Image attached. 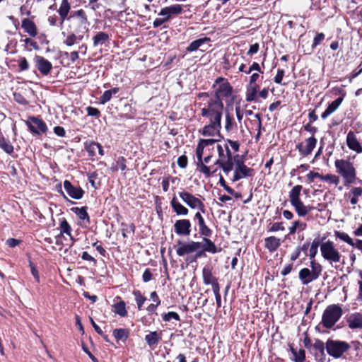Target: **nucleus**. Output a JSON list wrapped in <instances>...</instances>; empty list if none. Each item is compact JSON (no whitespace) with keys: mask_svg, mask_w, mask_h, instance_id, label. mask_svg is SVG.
<instances>
[{"mask_svg":"<svg viewBox=\"0 0 362 362\" xmlns=\"http://www.w3.org/2000/svg\"><path fill=\"white\" fill-rule=\"evenodd\" d=\"M69 27L71 33L67 35L64 40V44L71 47L88 37L90 23L88 16L83 9L71 11L68 18Z\"/></svg>","mask_w":362,"mask_h":362,"instance_id":"obj_1","label":"nucleus"},{"mask_svg":"<svg viewBox=\"0 0 362 362\" xmlns=\"http://www.w3.org/2000/svg\"><path fill=\"white\" fill-rule=\"evenodd\" d=\"M202 98L200 103L201 115L208 121L221 122L222 113L223 110V104L222 101H219L216 98L210 97L209 93H202L199 95Z\"/></svg>","mask_w":362,"mask_h":362,"instance_id":"obj_2","label":"nucleus"},{"mask_svg":"<svg viewBox=\"0 0 362 362\" xmlns=\"http://www.w3.org/2000/svg\"><path fill=\"white\" fill-rule=\"evenodd\" d=\"M211 146H213V141H199L196 148V163L197 169L200 173H203L206 177H209L217 170L216 168L211 169L206 165L209 163L211 155L208 154L203 158L204 154L206 151H210Z\"/></svg>","mask_w":362,"mask_h":362,"instance_id":"obj_3","label":"nucleus"},{"mask_svg":"<svg viewBox=\"0 0 362 362\" xmlns=\"http://www.w3.org/2000/svg\"><path fill=\"white\" fill-rule=\"evenodd\" d=\"M216 149L218 158L214 164L218 165L226 175H228L233 170V156L227 143L217 144Z\"/></svg>","mask_w":362,"mask_h":362,"instance_id":"obj_4","label":"nucleus"},{"mask_svg":"<svg viewBox=\"0 0 362 362\" xmlns=\"http://www.w3.org/2000/svg\"><path fill=\"white\" fill-rule=\"evenodd\" d=\"M216 149L218 158L214 164L218 165L226 175H228L233 170V156L227 143L217 144Z\"/></svg>","mask_w":362,"mask_h":362,"instance_id":"obj_5","label":"nucleus"},{"mask_svg":"<svg viewBox=\"0 0 362 362\" xmlns=\"http://www.w3.org/2000/svg\"><path fill=\"white\" fill-rule=\"evenodd\" d=\"M320 252L322 258L330 264H344L343 256L336 247L334 243L330 240L321 243Z\"/></svg>","mask_w":362,"mask_h":362,"instance_id":"obj_6","label":"nucleus"},{"mask_svg":"<svg viewBox=\"0 0 362 362\" xmlns=\"http://www.w3.org/2000/svg\"><path fill=\"white\" fill-rule=\"evenodd\" d=\"M337 173L344 180V185L347 186L354 182L356 180V170L352 163L348 160L337 159L334 162Z\"/></svg>","mask_w":362,"mask_h":362,"instance_id":"obj_7","label":"nucleus"},{"mask_svg":"<svg viewBox=\"0 0 362 362\" xmlns=\"http://www.w3.org/2000/svg\"><path fill=\"white\" fill-rule=\"evenodd\" d=\"M343 315V310L338 304L328 305L322 315L321 324L327 329L332 328Z\"/></svg>","mask_w":362,"mask_h":362,"instance_id":"obj_8","label":"nucleus"},{"mask_svg":"<svg viewBox=\"0 0 362 362\" xmlns=\"http://www.w3.org/2000/svg\"><path fill=\"white\" fill-rule=\"evenodd\" d=\"M233 175L231 177L233 182L238 181L241 179L250 177L253 175L254 170L248 168L244 162L243 157L238 154L233 156Z\"/></svg>","mask_w":362,"mask_h":362,"instance_id":"obj_9","label":"nucleus"},{"mask_svg":"<svg viewBox=\"0 0 362 362\" xmlns=\"http://www.w3.org/2000/svg\"><path fill=\"white\" fill-rule=\"evenodd\" d=\"M221 122L209 121V124L205 125L199 133L209 139H201L199 141H213V146L221 141L222 136L221 134Z\"/></svg>","mask_w":362,"mask_h":362,"instance_id":"obj_10","label":"nucleus"},{"mask_svg":"<svg viewBox=\"0 0 362 362\" xmlns=\"http://www.w3.org/2000/svg\"><path fill=\"white\" fill-rule=\"evenodd\" d=\"M311 270L308 268H303L299 272V279L303 285L317 279L321 274L322 267L320 264L315 262V260L310 261Z\"/></svg>","mask_w":362,"mask_h":362,"instance_id":"obj_11","label":"nucleus"},{"mask_svg":"<svg viewBox=\"0 0 362 362\" xmlns=\"http://www.w3.org/2000/svg\"><path fill=\"white\" fill-rule=\"evenodd\" d=\"M349 349L350 345L344 341L328 339L326 342L327 354L335 358L341 357Z\"/></svg>","mask_w":362,"mask_h":362,"instance_id":"obj_12","label":"nucleus"},{"mask_svg":"<svg viewBox=\"0 0 362 362\" xmlns=\"http://www.w3.org/2000/svg\"><path fill=\"white\" fill-rule=\"evenodd\" d=\"M213 87L215 89V94L214 95H210V97L219 101L229 98L232 94L231 86L223 78H218Z\"/></svg>","mask_w":362,"mask_h":362,"instance_id":"obj_13","label":"nucleus"},{"mask_svg":"<svg viewBox=\"0 0 362 362\" xmlns=\"http://www.w3.org/2000/svg\"><path fill=\"white\" fill-rule=\"evenodd\" d=\"M181 199L191 209H199L201 212L205 213V206L204 203L192 194L187 192H179Z\"/></svg>","mask_w":362,"mask_h":362,"instance_id":"obj_14","label":"nucleus"},{"mask_svg":"<svg viewBox=\"0 0 362 362\" xmlns=\"http://www.w3.org/2000/svg\"><path fill=\"white\" fill-rule=\"evenodd\" d=\"M201 247V243L191 241L183 242L179 240L175 246L176 253L178 256H184L197 251Z\"/></svg>","mask_w":362,"mask_h":362,"instance_id":"obj_15","label":"nucleus"},{"mask_svg":"<svg viewBox=\"0 0 362 362\" xmlns=\"http://www.w3.org/2000/svg\"><path fill=\"white\" fill-rule=\"evenodd\" d=\"M26 125L31 132L36 134L45 133L47 130V125L42 119L35 117H30L26 121Z\"/></svg>","mask_w":362,"mask_h":362,"instance_id":"obj_16","label":"nucleus"},{"mask_svg":"<svg viewBox=\"0 0 362 362\" xmlns=\"http://www.w3.org/2000/svg\"><path fill=\"white\" fill-rule=\"evenodd\" d=\"M316 144L317 139L314 136H311L305 139L304 142L299 143L296 146V148L299 151L301 156L305 157L312 153Z\"/></svg>","mask_w":362,"mask_h":362,"instance_id":"obj_17","label":"nucleus"},{"mask_svg":"<svg viewBox=\"0 0 362 362\" xmlns=\"http://www.w3.org/2000/svg\"><path fill=\"white\" fill-rule=\"evenodd\" d=\"M191 223L188 219H179L174 224L175 232L178 235L187 236L191 233Z\"/></svg>","mask_w":362,"mask_h":362,"instance_id":"obj_18","label":"nucleus"},{"mask_svg":"<svg viewBox=\"0 0 362 362\" xmlns=\"http://www.w3.org/2000/svg\"><path fill=\"white\" fill-rule=\"evenodd\" d=\"M183 11L182 6L180 4H173L170 6L163 8L159 16H163L167 21L170 20L172 16H176L180 14Z\"/></svg>","mask_w":362,"mask_h":362,"instance_id":"obj_19","label":"nucleus"},{"mask_svg":"<svg viewBox=\"0 0 362 362\" xmlns=\"http://www.w3.org/2000/svg\"><path fill=\"white\" fill-rule=\"evenodd\" d=\"M35 62L37 69L42 75L47 76L50 73L52 64L47 59L41 56H36Z\"/></svg>","mask_w":362,"mask_h":362,"instance_id":"obj_20","label":"nucleus"},{"mask_svg":"<svg viewBox=\"0 0 362 362\" xmlns=\"http://www.w3.org/2000/svg\"><path fill=\"white\" fill-rule=\"evenodd\" d=\"M346 323L351 329H362V313H354L346 317Z\"/></svg>","mask_w":362,"mask_h":362,"instance_id":"obj_21","label":"nucleus"},{"mask_svg":"<svg viewBox=\"0 0 362 362\" xmlns=\"http://www.w3.org/2000/svg\"><path fill=\"white\" fill-rule=\"evenodd\" d=\"M64 187L66 193L73 199H80L83 196L84 191L80 187L72 185L68 180L64 182Z\"/></svg>","mask_w":362,"mask_h":362,"instance_id":"obj_22","label":"nucleus"},{"mask_svg":"<svg viewBox=\"0 0 362 362\" xmlns=\"http://www.w3.org/2000/svg\"><path fill=\"white\" fill-rule=\"evenodd\" d=\"M346 144L348 147L357 153H361L362 152V147L358 141L356 136L355 134L350 131L347 134L346 136Z\"/></svg>","mask_w":362,"mask_h":362,"instance_id":"obj_23","label":"nucleus"},{"mask_svg":"<svg viewBox=\"0 0 362 362\" xmlns=\"http://www.w3.org/2000/svg\"><path fill=\"white\" fill-rule=\"evenodd\" d=\"M71 10V4L68 0H62L61 4L57 9V12L60 16V26H62L64 22L68 21V15Z\"/></svg>","mask_w":362,"mask_h":362,"instance_id":"obj_24","label":"nucleus"},{"mask_svg":"<svg viewBox=\"0 0 362 362\" xmlns=\"http://www.w3.org/2000/svg\"><path fill=\"white\" fill-rule=\"evenodd\" d=\"M194 218L198 221L199 233L205 237H209L211 235V230L206 225L205 221L200 211H197L194 215Z\"/></svg>","mask_w":362,"mask_h":362,"instance_id":"obj_25","label":"nucleus"},{"mask_svg":"<svg viewBox=\"0 0 362 362\" xmlns=\"http://www.w3.org/2000/svg\"><path fill=\"white\" fill-rule=\"evenodd\" d=\"M21 27L25 33L33 37H35L37 34L35 23L29 18H24L22 21Z\"/></svg>","mask_w":362,"mask_h":362,"instance_id":"obj_26","label":"nucleus"},{"mask_svg":"<svg viewBox=\"0 0 362 362\" xmlns=\"http://www.w3.org/2000/svg\"><path fill=\"white\" fill-rule=\"evenodd\" d=\"M170 206L177 216H187L189 214L188 209L183 206L175 197L171 199Z\"/></svg>","mask_w":362,"mask_h":362,"instance_id":"obj_27","label":"nucleus"},{"mask_svg":"<svg viewBox=\"0 0 362 362\" xmlns=\"http://www.w3.org/2000/svg\"><path fill=\"white\" fill-rule=\"evenodd\" d=\"M281 239L275 236H269L264 239V246L270 252L276 251L281 245Z\"/></svg>","mask_w":362,"mask_h":362,"instance_id":"obj_28","label":"nucleus"},{"mask_svg":"<svg viewBox=\"0 0 362 362\" xmlns=\"http://www.w3.org/2000/svg\"><path fill=\"white\" fill-rule=\"evenodd\" d=\"M344 99V95L342 97H339L334 100L331 104L328 105L325 112L322 114L321 117L323 119H325L327 117H329L331 114L334 112L337 108L339 107L341 103H342Z\"/></svg>","mask_w":362,"mask_h":362,"instance_id":"obj_29","label":"nucleus"},{"mask_svg":"<svg viewBox=\"0 0 362 362\" xmlns=\"http://www.w3.org/2000/svg\"><path fill=\"white\" fill-rule=\"evenodd\" d=\"M201 243V247L203 251L208 252L212 254H215L219 252L221 250H218L215 244L207 237H204L202 242Z\"/></svg>","mask_w":362,"mask_h":362,"instance_id":"obj_30","label":"nucleus"},{"mask_svg":"<svg viewBox=\"0 0 362 362\" xmlns=\"http://www.w3.org/2000/svg\"><path fill=\"white\" fill-rule=\"evenodd\" d=\"M291 205L299 216H306L313 209L311 206L304 205L302 201L295 202Z\"/></svg>","mask_w":362,"mask_h":362,"instance_id":"obj_31","label":"nucleus"},{"mask_svg":"<svg viewBox=\"0 0 362 362\" xmlns=\"http://www.w3.org/2000/svg\"><path fill=\"white\" fill-rule=\"evenodd\" d=\"M362 195V188L360 187H352L346 196L350 199L352 205H355L358 202V197Z\"/></svg>","mask_w":362,"mask_h":362,"instance_id":"obj_32","label":"nucleus"},{"mask_svg":"<svg viewBox=\"0 0 362 362\" xmlns=\"http://www.w3.org/2000/svg\"><path fill=\"white\" fill-rule=\"evenodd\" d=\"M110 40L109 35L104 32H98L96 35L93 37V47H98L99 45H103L107 42Z\"/></svg>","mask_w":362,"mask_h":362,"instance_id":"obj_33","label":"nucleus"},{"mask_svg":"<svg viewBox=\"0 0 362 362\" xmlns=\"http://www.w3.org/2000/svg\"><path fill=\"white\" fill-rule=\"evenodd\" d=\"M259 89L258 85H248L246 90L245 100L247 102H252L256 100L257 90Z\"/></svg>","mask_w":362,"mask_h":362,"instance_id":"obj_34","label":"nucleus"},{"mask_svg":"<svg viewBox=\"0 0 362 362\" xmlns=\"http://www.w3.org/2000/svg\"><path fill=\"white\" fill-rule=\"evenodd\" d=\"M161 339V336L157 332H151L145 336V341L149 346L156 345Z\"/></svg>","mask_w":362,"mask_h":362,"instance_id":"obj_35","label":"nucleus"},{"mask_svg":"<svg viewBox=\"0 0 362 362\" xmlns=\"http://www.w3.org/2000/svg\"><path fill=\"white\" fill-rule=\"evenodd\" d=\"M301 190V185H296L291 189V190L289 192V200L291 204L301 201L300 199Z\"/></svg>","mask_w":362,"mask_h":362,"instance_id":"obj_36","label":"nucleus"},{"mask_svg":"<svg viewBox=\"0 0 362 362\" xmlns=\"http://www.w3.org/2000/svg\"><path fill=\"white\" fill-rule=\"evenodd\" d=\"M202 277L204 284L206 285H210L218 280L213 276L211 269L206 267L202 269Z\"/></svg>","mask_w":362,"mask_h":362,"instance_id":"obj_37","label":"nucleus"},{"mask_svg":"<svg viewBox=\"0 0 362 362\" xmlns=\"http://www.w3.org/2000/svg\"><path fill=\"white\" fill-rule=\"evenodd\" d=\"M291 351L293 355V361L295 362H304L305 359V351L302 349H297L291 346Z\"/></svg>","mask_w":362,"mask_h":362,"instance_id":"obj_38","label":"nucleus"},{"mask_svg":"<svg viewBox=\"0 0 362 362\" xmlns=\"http://www.w3.org/2000/svg\"><path fill=\"white\" fill-rule=\"evenodd\" d=\"M119 90V88L117 87L105 90L99 98L100 103L103 105L105 104L111 100L112 95L117 93Z\"/></svg>","mask_w":362,"mask_h":362,"instance_id":"obj_39","label":"nucleus"},{"mask_svg":"<svg viewBox=\"0 0 362 362\" xmlns=\"http://www.w3.org/2000/svg\"><path fill=\"white\" fill-rule=\"evenodd\" d=\"M210 41L209 38L204 37L196 40L192 42L187 47V50L188 52H194L197 50L199 47L202 46V45L206 42Z\"/></svg>","mask_w":362,"mask_h":362,"instance_id":"obj_40","label":"nucleus"},{"mask_svg":"<svg viewBox=\"0 0 362 362\" xmlns=\"http://www.w3.org/2000/svg\"><path fill=\"white\" fill-rule=\"evenodd\" d=\"M113 308V312L115 314H117L121 317H125L127 315L126 305L124 301H119V303L114 304Z\"/></svg>","mask_w":362,"mask_h":362,"instance_id":"obj_41","label":"nucleus"},{"mask_svg":"<svg viewBox=\"0 0 362 362\" xmlns=\"http://www.w3.org/2000/svg\"><path fill=\"white\" fill-rule=\"evenodd\" d=\"M320 241L318 238H315L312 242L309 249V257L311 260H315V257L317 253L318 247H320Z\"/></svg>","mask_w":362,"mask_h":362,"instance_id":"obj_42","label":"nucleus"},{"mask_svg":"<svg viewBox=\"0 0 362 362\" xmlns=\"http://www.w3.org/2000/svg\"><path fill=\"white\" fill-rule=\"evenodd\" d=\"M306 223L301 221H296L293 223L292 226H291L289 230L290 234H294L297 230L303 231L306 228Z\"/></svg>","mask_w":362,"mask_h":362,"instance_id":"obj_43","label":"nucleus"},{"mask_svg":"<svg viewBox=\"0 0 362 362\" xmlns=\"http://www.w3.org/2000/svg\"><path fill=\"white\" fill-rule=\"evenodd\" d=\"M72 211H74L78 217L81 220L86 219L88 222H89V216L86 211V207H74L71 209Z\"/></svg>","mask_w":362,"mask_h":362,"instance_id":"obj_44","label":"nucleus"},{"mask_svg":"<svg viewBox=\"0 0 362 362\" xmlns=\"http://www.w3.org/2000/svg\"><path fill=\"white\" fill-rule=\"evenodd\" d=\"M225 129L229 132L236 128V124L234 122L233 117L228 113L226 115L225 117Z\"/></svg>","mask_w":362,"mask_h":362,"instance_id":"obj_45","label":"nucleus"},{"mask_svg":"<svg viewBox=\"0 0 362 362\" xmlns=\"http://www.w3.org/2000/svg\"><path fill=\"white\" fill-rule=\"evenodd\" d=\"M128 331L126 329H115L113 335L117 341L126 340L128 337Z\"/></svg>","mask_w":362,"mask_h":362,"instance_id":"obj_46","label":"nucleus"},{"mask_svg":"<svg viewBox=\"0 0 362 362\" xmlns=\"http://www.w3.org/2000/svg\"><path fill=\"white\" fill-rule=\"evenodd\" d=\"M334 235L337 238L346 243L349 245L352 246L354 245L353 239L347 233L341 231H335Z\"/></svg>","mask_w":362,"mask_h":362,"instance_id":"obj_47","label":"nucleus"},{"mask_svg":"<svg viewBox=\"0 0 362 362\" xmlns=\"http://www.w3.org/2000/svg\"><path fill=\"white\" fill-rule=\"evenodd\" d=\"M0 148L7 153H11L13 151V146L11 144L9 141L5 139L4 137H0Z\"/></svg>","mask_w":362,"mask_h":362,"instance_id":"obj_48","label":"nucleus"},{"mask_svg":"<svg viewBox=\"0 0 362 362\" xmlns=\"http://www.w3.org/2000/svg\"><path fill=\"white\" fill-rule=\"evenodd\" d=\"M59 228H60L61 233H65V234L69 235L71 237V238L73 240V238L71 234V228L65 218H63V220L61 221L60 224H59Z\"/></svg>","mask_w":362,"mask_h":362,"instance_id":"obj_49","label":"nucleus"},{"mask_svg":"<svg viewBox=\"0 0 362 362\" xmlns=\"http://www.w3.org/2000/svg\"><path fill=\"white\" fill-rule=\"evenodd\" d=\"M219 182L221 185L231 195H233L235 198L238 199L241 197V194L239 192H235L231 187H228L223 178V177L221 176Z\"/></svg>","mask_w":362,"mask_h":362,"instance_id":"obj_50","label":"nucleus"},{"mask_svg":"<svg viewBox=\"0 0 362 362\" xmlns=\"http://www.w3.org/2000/svg\"><path fill=\"white\" fill-rule=\"evenodd\" d=\"M133 294L135 297V300L136 302L138 309L141 310L146 299L141 295L139 291H134Z\"/></svg>","mask_w":362,"mask_h":362,"instance_id":"obj_51","label":"nucleus"},{"mask_svg":"<svg viewBox=\"0 0 362 362\" xmlns=\"http://www.w3.org/2000/svg\"><path fill=\"white\" fill-rule=\"evenodd\" d=\"M321 180L323 181H326L331 184H334L337 185L339 183V179L337 176L332 174H327L326 175H322Z\"/></svg>","mask_w":362,"mask_h":362,"instance_id":"obj_52","label":"nucleus"},{"mask_svg":"<svg viewBox=\"0 0 362 362\" xmlns=\"http://www.w3.org/2000/svg\"><path fill=\"white\" fill-rule=\"evenodd\" d=\"M162 318L165 322H169L171 320V319H174L177 321H180V318L179 315L177 313L175 312H168L167 313H164L162 315Z\"/></svg>","mask_w":362,"mask_h":362,"instance_id":"obj_53","label":"nucleus"},{"mask_svg":"<svg viewBox=\"0 0 362 362\" xmlns=\"http://www.w3.org/2000/svg\"><path fill=\"white\" fill-rule=\"evenodd\" d=\"M99 143L91 142L86 146V149L90 156H93L95 155L98 148H99Z\"/></svg>","mask_w":362,"mask_h":362,"instance_id":"obj_54","label":"nucleus"},{"mask_svg":"<svg viewBox=\"0 0 362 362\" xmlns=\"http://www.w3.org/2000/svg\"><path fill=\"white\" fill-rule=\"evenodd\" d=\"M325 35L324 33H317L313 40V43L312 45L313 47H315L318 46L324 40H325Z\"/></svg>","mask_w":362,"mask_h":362,"instance_id":"obj_55","label":"nucleus"},{"mask_svg":"<svg viewBox=\"0 0 362 362\" xmlns=\"http://www.w3.org/2000/svg\"><path fill=\"white\" fill-rule=\"evenodd\" d=\"M313 347L315 350L320 351L322 354H324L325 344L320 339H316L313 344Z\"/></svg>","mask_w":362,"mask_h":362,"instance_id":"obj_56","label":"nucleus"},{"mask_svg":"<svg viewBox=\"0 0 362 362\" xmlns=\"http://www.w3.org/2000/svg\"><path fill=\"white\" fill-rule=\"evenodd\" d=\"M284 69H278L277 74L275 76L274 81L277 84H281L282 79L284 76Z\"/></svg>","mask_w":362,"mask_h":362,"instance_id":"obj_57","label":"nucleus"},{"mask_svg":"<svg viewBox=\"0 0 362 362\" xmlns=\"http://www.w3.org/2000/svg\"><path fill=\"white\" fill-rule=\"evenodd\" d=\"M322 175H320L319 173L310 171L307 175V178L309 182H313L315 178H320L321 180Z\"/></svg>","mask_w":362,"mask_h":362,"instance_id":"obj_58","label":"nucleus"},{"mask_svg":"<svg viewBox=\"0 0 362 362\" xmlns=\"http://www.w3.org/2000/svg\"><path fill=\"white\" fill-rule=\"evenodd\" d=\"M19 68L21 71H25L28 69L29 64L25 57H21L20 59Z\"/></svg>","mask_w":362,"mask_h":362,"instance_id":"obj_59","label":"nucleus"},{"mask_svg":"<svg viewBox=\"0 0 362 362\" xmlns=\"http://www.w3.org/2000/svg\"><path fill=\"white\" fill-rule=\"evenodd\" d=\"M21 243V240L16 238H8L6 241V244L10 247H15Z\"/></svg>","mask_w":362,"mask_h":362,"instance_id":"obj_60","label":"nucleus"},{"mask_svg":"<svg viewBox=\"0 0 362 362\" xmlns=\"http://www.w3.org/2000/svg\"><path fill=\"white\" fill-rule=\"evenodd\" d=\"M86 111L88 115L93 117H98L100 115V111L98 109L93 107H88L86 108Z\"/></svg>","mask_w":362,"mask_h":362,"instance_id":"obj_61","label":"nucleus"},{"mask_svg":"<svg viewBox=\"0 0 362 362\" xmlns=\"http://www.w3.org/2000/svg\"><path fill=\"white\" fill-rule=\"evenodd\" d=\"M226 143H227L228 146L230 145L234 152H238L239 151L240 144L238 141L228 139Z\"/></svg>","mask_w":362,"mask_h":362,"instance_id":"obj_62","label":"nucleus"},{"mask_svg":"<svg viewBox=\"0 0 362 362\" xmlns=\"http://www.w3.org/2000/svg\"><path fill=\"white\" fill-rule=\"evenodd\" d=\"M177 164L180 168H185L187 165V158L185 156H180L177 159Z\"/></svg>","mask_w":362,"mask_h":362,"instance_id":"obj_63","label":"nucleus"},{"mask_svg":"<svg viewBox=\"0 0 362 362\" xmlns=\"http://www.w3.org/2000/svg\"><path fill=\"white\" fill-rule=\"evenodd\" d=\"M284 230V228L283 226L282 223H274L271 226L269 231L276 232V231Z\"/></svg>","mask_w":362,"mask_h":362,"instance_id":"obj_64","label":"nucleus"}]
</instances>
